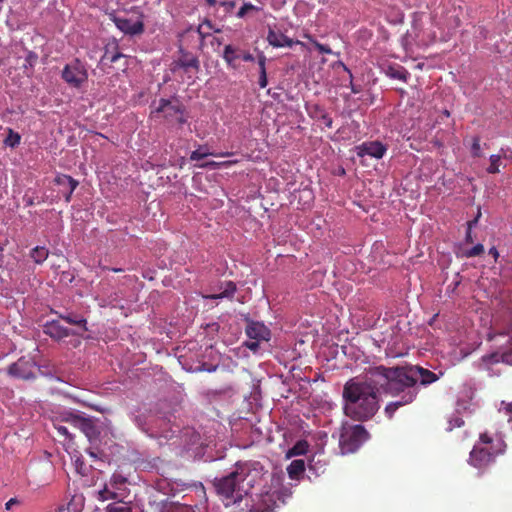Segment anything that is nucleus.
<instances>
[{"mask_svg":"<svg viewBox=\"0 0 512 512\" xmlns=\"http://www.w3.org/2000/svg\"><path fill=\"white\" fill-rule=\"evenodd\" d=\"M368 378L379 384L384 393L399 397L385 406V415L392 418L397 409L412 403L418 395V382L427 386L438 380L437 374L420 366H374L367 369Z\"/></svg>","mask_w":512,"mask_h":512,"instance_id":"f257e3e1","label":"nucleus"},{"mask_svg":"<svg viewBox=\"0 0 512 512\" xmlns=\"http://www.w3.org/2000/svg\"><path fill=\"white\" fill-rule=\"evenodd\" d=\"M379 389L382 390L379 384L368 378V372L363 380L355 378L347 381L342 391L346 417L359 422L371 419L379 409Z\"/></svg>","mask_w":512,"mask_h":512,"instance_id":"f03ea898","label":"nucleus"},{"mask_svg":"<svg viewBox=\"0 0 512 512\" xmlns=\"http://www.w3.org/2000/svg\"><path fill=\"white\" fill-rule=\"evenodd\" d=\"M506 443L502 438H492L487 433L480 435L479 444L470 451L469 464L477 469H485L495 458L504 453Z\"/></svg>","mask_w":512,"mask_h":512,"instance_id":"7ed1b4c3","label":"nucleus"},{"mask_svg":"<svg viewBox=\"0 0 512 512\" xmlns=\"http://www.w3.org/2000/svg\"><path fill=\"white\" fill-rule=\"evenodd\" d=\"M244 480L245 472L239 469L224 477L215 478L213 480L215 493L221 498L226 507L240 502L243 499L245 495V490L242 485Z\"/></svg>","mask_w":512,"mask_h":512,"instance_id":"20e7f679","label":"nucleus"},{"mask_svg":"<svg viewBox=\"0 0 512 512\" xmlns=\"http://www.w3.org/2000/svg\"><path fill=\"white\" fill-rule=\"evenodd\" d=\"M368 438V432L363 425L346 424L342 426L341 435H339V448H341L342 454L354 453Z\"/></svg>","mask_w":512,"mask_h":512,"instance_id":"39448f33","label":"nucleus"},{"mask_svg":"<svg viewBox=\"0 0 512 512\" xmlns=\"http://www.w3.org/2000/svg\"><path fill=\"white\" fill-rule=\"evenodd\" d=\"M153 113H160L167 123H178L184 125L186 123L185 106L177 99H159L158 106L155 107Z\"/></svg>","mask_w":512,"mask_h":512,"instance_id":"423d86ee","label":"nucleus"},{"mask_svg":"<svg viewBox=\"0 0 512 512\" xmlns=\"http://www.w3.org/2000/svg\"><path fill=\"white\" fill-rule=\"evenodd\" d=\"M61 78L69 87L78 89L87 81L88 73L83 62L74 59L71 63L65 64L61 72Z\"/></svg>","mask_w":512,"mask_h":512,"instance_id":"0eeeda50","label":"nucleus"},{"mask_svg":"<svg viewBox=\"0 0 512 512\" xmlns=\"http://www.w3.org/2000/svg\"><path fill=\"white\" fill-rule=\"evenodd\" d=\"M246 335L250 341L243 343V346L252 352H257L259 349V342L269 341L270 330L260 321H247Z\"/></svg>","mask_w":512,"mask_h":512,"instance_id":"6e6552de","label":"nucleus"},{"mask_svg":"<svg viewBox=\"0 0 512 512\" xmlns=\"http://www.w3.org/2000/svg\"><path fill=\"white\" fill-rule=\"evenodd\" d=\"M62 421L69 423L70 426L80 430L89 439L95 437V426L90 418H86L78 413L69 411L62 414Z\"/></svg>","mask_w":512,"mask_h":512,"instance_id":"1a4fd4ad","label":"nucleus"},{"mask_svg":"<svg viewBox=\"0 0 512 512\" xmlns=\"http://www.w3.org/2000/svg\"><path fill=\"white\" fill-rule=\"evenodd\" d=\"M222 59H224L228 67L236 69L237 60L242 59L244 62H253L254 56L248 51H243L240 48L229 44L224 47V52H222Z\"/></svg>","mask_w":512,"mask_h":512,"instance_id":"9d476101","label":"nucleus"},{"mask_svg":"<svg viewBox=\"0 0 512 512\" xmlns=\"http://www.w3.org/2000/svg\"><path fill=\"white\" fill-rule=\"evenodd\" d=\"M10 376L22 379L29 380L35 378V374H33V364L29 360L21 358L17 360V362L13 363L9 366V370H7Z\"/></svg>","mask_w":512,"mask_h":512,"instance_id":"9b49d317","label":"nucleus"},{"mask_svg":"<svg viewBox=\"0 0 512 512\" xmlns=\"http://www.w3.org/2000/svg\"><path fill=\"white\" fill-rule=\"evenodd\" d=\"M114 23L116 28H118L123 34H127L130 36H136L143 33L145 26L143 25L142 20H132L124 17H114Z\"/></svg>","mask_w":512,"mask_h":512,"instance_id":"f8f14e48","label":"nucleus"},{"mask_svg":"<svg viewBox=\"0 0 512 512\" xmlns=\"http://www.w3.org/2000/svg\"><path fill=\"white\" fill-rule=\"evenodd\" d=\"M274 507H276V496L273 493L266 492L253 501L247 512H273Z\"/></svg>","mask_w":512,"mask_h":512,"instance_id":"ddd939ff","label":"nucleus"},{"mask_svg":"<svg viewBox=\"0 0 512 512\" xmlns=\"http://www.w3.org/2000/svg\"><path fill=\"white\" fill-rule=\"evenodd\" d=\"M386 153V146L378 141H367L357 146V155L381 159Z\"/></svg>","mask_w":512,"mask_h":512,"instance_id":"4468645a","label":"nucleus"},{"mask_svg":"<svg viewBox=\"0 0 512 512\" xmlns=\"http://www.w3.org/2000/svg\"><path fill=\"white\" fill-rule=\"evenodd\" d=\"M43 333L56 341H61L67 336L73 335V332L61 325L57 320L46 322V324L43 325Z\"/></svg>","mask_w":512,"mask_h":512,"instance_id":"2eb2a0df","label":"nucleus"},{"mask_svg":"<svg viewBox=\"0 0 512 512\" xmlns=\"http://www.w3.org/2000/svg\"><path fill=\"white\" fill-rule=\"evenodd\" d=\"M54 183L61 187L60 192L64 195L65 202L69 203L70 198H72V193L76 190V187L79 185V182L75 180V178L61 174L54 178Z\"/></svg>","mask_w":512,"mask_h":512,"instance_id":"dca6fc26","label":"nucleus"},{"mask_svg":"<svg viewBox=\"0 0 512 512\" xmlns=\"http://www.w3.org/2000/svg\"><path fill=\"white\" fill-rule=\"evenodd\" d=\"M266 40L272 47L280 48V47H292L294 45L301 44L299 41H294L286 35L276 32L274 30H269L268 36H266Z\"/></svg>","mask_w":512,"mask_h":512,"instance_id":"f3484780","label":"nucleus"},{"mask_svg":"<svg viewBox=\"0 0 512 512\" xmlns=\"http://www.w3.org/2000/svg\"><path fill=\"white\" fill-rule=\"evenodd\" d=\"M483 361L490 364L502 362L506 365H512V345L505 351H496L488 356H483Z\"/></svg>","mask_w":512,"mask_h":512,"instance_id":"a211bd4d","label":"nucleus"},{"mask_svg":"<svg viewBox=\"0 0 512 512\" xmlns=\"http://www.w3.org/2000/svg\"><path fill=\"white\" fill-rule=\"evenodd\" d=\"M127 493L128 492L126 491L115 490L113 488H109V486H104V488L98 491V499L101 501L118 500L116 502H123Z\"/></svg>","mask_w":512,"mask_h":512,"instance_id":"6ab92c4d","label":"nucleus"},{"mask_svg":"<svg viewBox=\"0 0 512 512\" xmlns=\"http://www.w3.org/2000/svg\"><path fill=\"white\" fill-rule=\"evenodd\" d=\"M385 73L386 76L402 82H407L409 77V72L403 66L398 64L390 65L388 68H386Z\"/></svg>","mask_w":512,"mask_h":512,"instance_id":"aec40b11","label":"nucleus"},{"mask_svg":"<svg viewBox=\"0 0 512 512\" xmlns=\"http://www.w3.org/2000/svg\"><path fill=\"white\" fill-rule=\"evenodd\" d=\"M127 478L120 472H114L112 474L111 479H109V482L106 483L104 486H109V488H113L118 491H126L127 490Z\"/></svg>","mask_w":512,"mask_h":512,"instance_id":"412c9836","label":"nucleus"},{"mask_svg":"<svg viewBox=\"0 0 512 512\" xmlns=\"http://www.w3.org/2000/svg\"><path fill=\"white\" fill-rule=\"evenodd\" d=\"M287 473L290 479H299L305 473V462L302 459L293 460L287 467Z\"/></svg>","mask_w":512,"mask_h":512,"instance_id":"4be33fe9","label":"nucleus"},{"mask_svg":"<svg viewBox=\"0 0 512 512\" xmlns=\"http://www.w3.org/2000/svg\"><path fill=\"white\" fill-rule=\"evenodd\" d=\"M123 57V54L117 50L116 44L105 47L104 55L101 57V62L116 63V61Z\"/></svg>","mask_w":512,"mask_h":512,"instance_id":"5701e85b","label":"nucleus"},{"mask_svg":"<svg viewBox=\"0 0 512 512\" xmlns=\"http://www.w3.org/2000/svg\"><path fill=\"white\" fill-rule=\"evenodd\" d=\"M210 155L211 156L228 157V156L232 155V153L225 152V153L215 154L213 152L206 150L205 146H199V149H197L191 153V157H189V159H191V161H200Z\"/></svg>","mask_w":512,"mask_h":512,"instance_id":"b1692460","label":"nucleus"},{"mask_svg":"<svg viewBox=\"0 0 512 512\" xmlns=\"http://www.w3.org/2000/svg\"><path fill=\"white\" fill-rule=\"evenodd\" d=\"M236 292V284H234L233 281H228L224 283V287H222V290L220 293L210 295L208 298L210 299H230L233 297L234 293Z\"/></svg>","mask_w":512,"mask_h":512,"instance_id":"393cba45","label":"nucleus"},{"mask_svg":"<svg viewBox=\"0 0 512 512\" xmlns=\"http://www.w3.org/2000/svg\"><path fill=\"white\" fill-rule=\"evenodd\" d=\"M58 317H60L61 320L65 321L69 325H75V326L81 327L84 331L87 330V327L85 326L87 324V321L82 316L68 313L66 315L60 314V315H58Z\"/></svg>","mask_w":512,"mask_h":512,"instance_id":"a878e982","label":"nucleus"},{"mask_svg":"<svg viewBox=\"0 0 512 512\" xmlns=\"http://www.w3.org/2000/svg\"><path fill=\"white\" fill-rule=\"evenodd\" d=\"M502 158H507L504 149H501V152L498 154H492L490 156V166L487 168V173L498 174L499 166L502 164Z\"/></svg>","mask_w":512,"mask_h":512,"instance_id":"bb28decb","label":"nucleus"},{"mask_svg":"<svg viewBox=\"0 0 512 512\" xmlns=\"http://www.w3.org/2000/svg\"><path fill=\"white\" fill-rule=\"evenodd\" d=\"M177 66L185 71L189 68L199 70V60L194 56L185 55L184 57L178 59Z\"/></svg>","mask_w":512,"mask_h":512,"instance_id":"cd10ccee","label":"nucleus"},{"mask_svg":"<svg viewBox=\"0 0 512 512\" xmlns=\"http://www.w3.org/2000/svg\"><path fill=\"white\" fill-rule=\"evenodd\" d=\"M308 448L309 445L307 444L306 440H298V442H296L293 447L288 449L287 457L304 455L306 454Z\"/></svg>","mask_w":512,"mask_h":512,"instance_id":"c85d7f7f","label":"nucleus"},{"mask_svg":"<svg viewBox=\"0 0 512 512\" xmlns=\"http://www.w3.org/2000/svg\"><path fill=\"white\" fill-rule=\"evenodd\" d=\"M29 256H31V259L35 262V264H41L46 261L48 257V250L43 246L34 247V249L31 250V254H29Z\"/></svg>","mask_w":512,"mask_h":512,"instance_id":"c756f323","label":"nucleus"},{"mask_svg":"<svg viewBox=\"0 0 512 512\" xmlns=\"http://www.w3.org/2000/svg\"><path fill=\"white\" fill-rule=\"evenodd\" d=\"M7 133L9 134H7L5 141H3V143H5V145L9 147H17L19 145V142L21 141V136H19L17 132H14L12 128L7 129Z\"/></svg>","mask_w":512,"mask_h":512,"instance_id":"7c9ffc66","label":"nucleus"},{"mask_svg":"<svg viewBox=\"0 0 512 512\" xmlns=\"http://www.w3.org/2000/svg\"><path fill=\"white\" fill-rule=\"evenodd\" d=\"M484 253V246L482 244H476L474 247L462 251L461 257L470 259L477 256H481Z\"/></svg>","mask_w":512,"mask_h":512,"instance_id":"2f4dec72","label":"nucleus"},{"mask_svg":"<svg viewBox=\"0 0 512 512\" xmlns=\"http://www.w3.org/2000/svg\"><path fill=\"white\" fill-rule=\"evenodd\" d=\"M107 512H131V508L126 502H115L108 505Z\"/></svg>","mask_w":512,"mask_h":512,"instance_id":"473e14b6","label":"nucleus"},{"mask_svg":"<svg viewBox=\"0 0 512 512\" xmlns=\"http://www.w3.org/2000/svg\"><path fill=\"white\" fill-rule=\"evenodd\" d=\"M210 30H212L211 22L209 20H204V22L199 25L198 33L200 37L204 38L209 34Z\"/></svg>","mask_w":512,"mask_h":512,"instance_id":"72a5a7b5","label":"nucleus"},{"mask_svg":"<svg viewBox=\"0 0 512 512\" xmlns=\"http://www.w3.org/2000/svg\"><path fill=\"white\" fill-rule=\"evenodd\" d=\"M472 155L474 158H480L482 156L480 148V138L477 136L473 138Z\"/></svg>","mask_w":512,"mask_h":512,"instance_id":"f704fd0d","label":"nucleus"},{"mask_svg":"<svg viewBox=\"0 0 512 512\" xmlns=\"http://www.w3.org/2000/svg\"><path fill=\"white\" fill-rule=\"evenodd\" d=\"M313 45H315L317 51H319L322 54L330 55L331 54V48L328 45H324L318 41H313Z\"/></svg>","mask_w":512,"mask_h":512,"instance_id":"c9c22d12","label":"nucleus"},{"mask_svg":"<svg viewBox=\"0 0 512 512\" xmlns=\"http://www.w3.org/2000/svg\"><path fill=\"white\" fill-rule=\"evenodd\" d=\"M255 6L252 4H243L242 7H240L238 12V18L244 17L248 13V11L255 10Z\"/></svg>","mask_w":512,"mask_h":512,"instance_id":"e433bc0d","label":"nucleus"},{"mask_svg":"<svg viewBox=\"0 0 512 512\" xmlns=\"http://www.w3.org/2000/svg\"><path fill=\"white\" fill-rule=\"evenodd\" d=\"M463 425V419L455 416L454 419L450 420V425H448L447 430L451 431L454 427H460Z\"/></svg>","mask_w":512,"mask_h":512,"instance_id":"4c0bfd02","label":"nucleus"},{"mask_svg":"<svg viewBox=\"0 0 512 512\" xmlns=\"http://www.w3.org/2000/svg\"><path fill=\"white\" fill-rule=\"evenodd\" d=\"M265 64H266V56L263 54H260V56H258V67H260V73H266Z\"/></svg>","mask_w":512,"mask_h":512,"instance_id":"58836bf2","label":"nucleus"},{"mask_svg":"<svg viewBox=\"0 0 512 512\" xmlns=\"http://www.w3.org/2000/svg\"><path fill=\"white\" fill-rule=\"evenodd\" d=\"M56 429H57V432H58L59 435L64 436V437H66L68 439H72V437L69 434V431H68L67 427L62 426V425H58L56 427Z\"/></svg>","mask_w":512,"mask_h":512,"instance_id":"ea45409f","label":"nucleus"},{"mask_svg":"<svg viewBox=\"0 0 512 512\" xmlns=\"http://www.w3.org/2000/svg\"><path fill=\"white\" fill-rule=\"evenodd\" d=\"M258 85H260L261 89H265V87L267 86L266 72H260V78H258Z\"/></svg>","mask_w":512,"mask_h":512,"instance_id":"a19ab883","label":"nucleus"},{"mask_svg":"<svg viewBox=\"0 0 512 512\" xmlns=\"http://www.w3.org/2000/svg\"><path fill=\"white\" fill-rule=\"evenodd\" d=\"M322 121L324 126H326L328 129L332 128V118L330 116H328L327 114H323Z\"/></svg>","mask_w":512,"mask_h":512,"instance_id":"79ce46f5","label":"nucleus"},{"mask_svg":"<svg viewBox=\"0 0 512 512\" xmlns=\"http://www.w3.org/2000/svg\"><path fill=\"white\" fill-rule=\"evenodd\" d=\"M234 162H224V163H218V162H215V161H210V162H207L206 165H200V167H206V166H211V167H217L219 166L220 164L222 165H229V164H233Z\"/></svg>","mask_w":512,"mask_h":512,"instance_id":"37998d69","label":"nucleus"},{"mask_svg":"<svg viewBox=\"0 0 512 512\" xmlns=\"http://www.w3.org/2000/svg\"><path fill=\"white\" fill-rule=\"evenodd\" d=\"M477 218H473V220L468 221L466 223V230H472L477 225Z\"/></svg>","mask_w":512,"mask_h":512,"instance_id":"c03bdc74","label":"nucleus"},{"mask_svg":"<svg viewBox=\"0 0 512 512\" xmlns=\"http://www.w3.org/2000/svg\"><path fill=\"white\" fill-rule=\"evenodd\" d=\"M465 243L466 244H472L473 243V236L471 235V230H466Z\"/></svg>","mask_w":512,"mask_h":512,"instance_id":"a18cd8bd","label":"nucleus"},{"mask_svg":"<svg viewBox=\"0 0 512 512\" xmlns=\"http://www.w3.org/2000/svg\"><path fill=\"white\" fill-rule=\"evenodd\" d=\"M75 464H76V469H78V472L80 474L84 475L83 462L81 460H79V459H76Z\"/></svg>","mask_w":512,"mask_h":512,"instance_id":"49530a36","label":"nucleus"},{"mask_svg":"<svg viewBox=\"0 0 512 512\" xmlns=\"http://www.w3.org/2000/svg\"><path fill=\"white\" fill-rule=\"evenodd\" d=\"M488 253H490V255H492V257H494L495 261L499 257V252H497L496 247L490 248V250H488Z\"/></svg>","mask_w":512,"mask_h":512,"instance_id":"de8ad7c7","label":"nucleus"},{"mask_svg":"<svg viewBox=\"0 0 512 512\" xmlns=\"http://www.w3.org/2000/svg\"><path fill=\"white\" fill-rule=\"evenodd\" d=\"M17 503L16 498H10L8 502H6V510H10L12 506H14Z\"/></svg>","mask_w":512,"mask_h":512,"instance_id":"09e8293b","label":"nucleus"},{"mask_svg":"<svg viewBox=\"0 0 512 512\" xmlns=\"http://www.w3.org/2000/svg\"><path fill=\"white\" fill-rule=\"evenodd\" d=\"M506 414L512 415V403H508L505 407ZM509 422H512V416L509 418Z\"/></svg>","mask_w":512,"mask_h":512,"instance_id":"8fccbe9b","label":"nucleus"},{"mask_svg":"<svg viewBox=\"0 0 512 512\" xmlns=\"http://www.w3.org/2000/svg\"><path fill=\"white\" fill-rule=\"evenodd\" d=\"M56 512H69V507L68 506H59V507H57Z\"/></svg>","mask_w":512,"mask_h":512,"instance_id":"3c124183","label":"nucleus"},{"mask_svg":"<svg viewBox=\"0 0 512 512\" xmlns=\"http://www.w3.org/2000/svg\"><path fill=\"white\" fill-rule=\"evenodd\" d=\"M222 5L228 7V9H232L234 7V2L233 1L222 2Z\"/></svg>","mask_w":512,"mask_h":512,"instance_id":"603ef678","label":"nucleus"},{"mask_svg":"<svg viewBox=\"0 0 512 512\" xmlns=\"http://www.w3.org/2000/svg\"><path fill=\"white\" fill-rule=\"evenodd\" d=\"M208 6H214L216 4V0H204Z\"/></svg>","mask_w":512,"mask_h":512,"instance_id":"864d4df0","label":"nucleus"},{"mask_svg":"<svg viewBox=\"0 0 512 512\" xmlns=\"http://www.w3.org/2000/svg\"><path fill=\"white\" fill-rule=\"evenodd\" d=\"M109 270H111V271H113V272H115V273L123 272V269H122V268H111V269H109Z\"/></svg>","mask_w":512,"mask_h":512,"instance_id":"5fc2aeb1","label":"nucleus"},{"mask_svg":"<svg viewBox=\"0 0 512 512\" xmlns=\"http://www.w3.org/2000/svg\"><path fill=\"white\" fill-rule=\"evenodd\" d=\"M480 217H481V211H480V210H477V215H476V216H474V219L479 220V219H480Z\"/></svg>","mask_w":512,"mask_h":512,"instance_id":"6e6d98bb","label":"nucleus"},{"mask_svg":"<svg viewBox=\"0 0 512 512\" xmlns=\"http://www.w3.org/2000/svg\"><path fill=\"white\" fill-rule=\"evenodd\" d=\"M342 67H344V70L349 73V77L351 78L350 70L345 66V64H342Z\"/></svg>","mask_w":512,"mask_h":512,"instance_id":"4d7b16f0","label":"nucleus"},{"mask_svg":"<svg viewBox=\"0 0 512 512\" xmlns=\"http://www.w3.org/2000/svg\"><path fill=\"white\" fill-rule=\"evenodd\" d=\"M3 263V255L0 253V266Z\"/></svg>","mask_w":512,"mask_h":512,"instance_id":"13d9d810","label":"nucleus"},{"mask_svg":"<svg viewBox=\"0 0 512 512\" xmlns=\"http://www.w3.org/2000/svg\"><path fill=\"white\" fill-rule=\"evenodd\" d=\"M89 455L95 457V454L92 451H89Z\"/></svg>","mask_w":512,"mask_h":512,"instance_id":"bf43d9fd","label":"nucleus"},{"mask_svg":"<svg viewBox=\"0 0 512 512\" xmlns=\"http://www.w3.org/2000/svg\"><path fill=\"white\" fill-rule=\"evenodd\" d=\"M480 30H482V28H480ZM483 32H484V30L481 31V33H483ZM483 37H487V35L483 34Z\"/></svg>","mask_w":512,"mask_h":512,"instance_id":"052dcab7","label":"nucleus"},{"mask_svg":"<svg viewBox=\"0 0 512 512\" xmlns=\"http://www.w3.org/2000/svg\"><path fill=\"white\" fill-rule=\"evenodd\" d=\"M3 251V247L0 245V253Z\"/></svg>","mask_w":512,"mask_h":512,"instance_id":"680f3d73","label":"nucleus"},{"mask_svg":"<svg viewBox=\"0 0 512 512\" xmlns=\"http://www.w3.org/2000/svg\"><path fill=\"white\" fill-rule=\"evenodd\" d=\"M2 2H3V0H0V3H2Z\"/></svg>","mask_w":512,"mask_h":512,"instance_id":"e2e57ef3","label":"nucleus"}]
</instances>
